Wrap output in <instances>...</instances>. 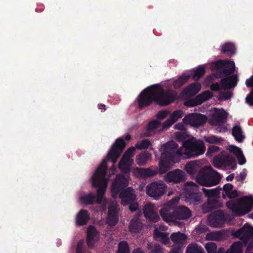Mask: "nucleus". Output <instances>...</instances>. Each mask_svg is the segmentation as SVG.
Returning <instances> with one entry per match:
<instances>
[{"label":"nucleus","instance_id":"1","mask_svg":"<svg viewBox=\"0 0 253 253\" xmlns=\"http://www.w3.org/2000/svg\"><path fill=\"white\" fill-rule=\"evenodd\" d=\"M126 147V142L122 137L118 138L108 152L106 158L101 161L92 177V187L97 188V197L89 193L80 198L81 202L86 205H93L95 201L101 204L107 186V180L105 178L107 173L108 160L114 164Z\"/></svg>","mask_w":253,"mask_h":253},{"label":"nucleus","instance_id":"2","mask_svg":"<svg viewBox=\"0 0 253 253\" xmlns=\"http://www.w3.org/2000/svg\"><path fill=\"white\" fill-rule=\"evenodd\" d=\"M178 144L170 141L163 144L160 149L162 152L159 162V172L166 173L169 169L171 162H177L178 157L182 155L181 151L178 149Z\"/></svg>","mask_w":253,"mask_h":253},{"label":"nucleus","instance_id":"3","mask_svg":"<svg viewBox=\"0 0 253 253\" xmlns=\"http://www.w3.org/2000/svg\"><path fill=\"white\" fill-rule=\"evenodd\" d=\"M196 180L201 186L211 187L217 185L220 180L219 173L211 167H204L198 173Z\"/></svg>","mask_w":253,"mask_h":253},{"label":"nucleus","instance_id":"4","mask_svg":"<svg viewBox=\"0 0 253 253\" xmlns=\"http://www.w3.org/2000/svg\"><path fill=\"white\" fill-rule=\"evenodd\" d=\"M226 205L235 215L241 216L251 211L253 207V197L244 196L237 202L232 200L229 201L227 202Z\"/></svg>","mask_w":253,"mask_h":253},{"label":"nucleus","instance_id":"5","mask_svg":"<svg viewBox=\"0 0 253 253\" xmlns=\"http://www.w3.org/2000/svg\"><path fill=\"white\" fill-rule=\"evenodd\" d=\"M184 154L188 158H195L204 153L206 147L203 141L194 138L188 139L183 143Z\"/></svg>","mask_w":253,"mask_h":253},{"label":"nucleus","instance_id":"6","mask_svg":"<svg viewBox=\"0 0 253 253\" xmlns=\"http://www.w3.org/2000/svg\"><path fill=\"white\" fill-rule=\"evenodd\" d=\"M216 69V76L210 75L206 78V81L212 82L214 78L226 77L233 73L235 71V65L233 61L219 60L215 63Z\"/></svg>","mask_w":253,"mask_h":253},{"label":"nucleus","instance_id":"7","mask_svg":"<svg viewBox=\"0 0 253 253\" xmlns=\"http://www.w3.org/2000/svg\"><path fill=\"white\" fill-rule=\"evenodd\" d=\"M156 92V104L160 106H168L172 103L177 97V94L172 90H165L159 84H155Z\"/></svg>","mask_w":253,"mask_h":253},{"label":"nucleus","instance_id":"8","mask_svg":"<svg viewBox=\"0 0 253 253\" xmlns=\"http://www.w3.org/2000/svg\"><path fill=\"white\" fill-rule=\"evenodd\" d=\"M152 85L143 90L138 95L137 102L138 107L142 109L151 105L153 102L156 103V92L155 86Z\"/></svg>","mask_w":253,"mask_h":253},{"label":"nucleus","instance_id":"9","mask_svg":"<svg viewBox=\"0 0 253 253\" xmlns=\"http://www.w3.org/2000/svg\"><path fill=\"white\" fill-rule=\"evenodd\" d=\"M167 186L162 180L154 181L146 187L147 194L156 200H158L167 191Z\"/></svg>","mask_w":253,"mask_h":253},{"label":"nucleus","instance_id":"10","mask_svg":"<svg viewBox=\"0 0 253 253\" xmlns=\"http://www.w3.org/2000/svg\"><path fill=\"white\" fill-rule=\"evenodd\" d=\"M179 201V198H174L160 210V214L165 221L169 222L174 219V210Z\"/></svg>","mask_w":253,"mask_h":253},{"label":"nucleus","instance_id":"11","mask_svg":"<svg viewBox=\"0 0 253 253\" xmlns=\"http://www.w3.org/2000/svg\"><path fill=\"white\" fill-rule=\"evenodd\" d=\"M238 81V76L233 75L222 79L220 80V84L218 83H213L211 85V89L213 91H218L220 89L226 90L235 87Z\"/></svg>","mask_w":253,"mask_h":253},{"label":"nucleus","instance_id":"12","mask_svg":"<svg viewBox=\"0 0 253 253\" xmlns=\"http://www.w3.org/2000/svg\"><path fill=\"white\" fill-rule=\"evenodd\" d=\"M129 175L125 173H118L113 182L111 186V192L118 195L120 192L126 187L129 180Z\"/></svg>","mask_w":253,"mask_h":253},{"label":"nucleus","instance_id":"13","mask_svg":"<svg viewBox=\"0 0 253 253\" xmlns=\"http://www.w3.org/2000/svg\"><path fill=\"white\" fill-rule=\"evenodd\" d=\"M208 120L207 117L200 113H190L186 115L183 119V123L185 125L199 127L203 126Z\"/></svg>","mask_w":253,"mask_h":253},{"label":"nucleus","instance_id":"14","mask_svg":"<svg viewBox=\"0 0 253 253\" xmlns=\"http://www.w3.org/2000/svg\"><path fill=\"white\" fill-rule=\"evenodd\" d=\"M189 183L192 186L186 190V197L189 202L194 205H198L201 202L202 193L200 192L198 186L193 182Z\"/></svg>","mask_w":253,"mask_h":253},{"label":"nucleus","instance_id":"15","mask_svg":"<svg viewBox=\"0 0 253 253\" xmlns=\"http://www.w3.org/2000/svg\"><path fill=\"white\" fill-rule=\"evenodd\" d=\"M208 220L211 226L216 228L221 227L226 220L224 212L220 210L211 212Z\"/></svg>","mask_w":253,"mask_h":253},{"label":"nucleus","instance_id":"16","mask_svg":"<svg viewBox=\"0 0 253 253\" xmlns=\"http://www.w3.org/2000/svg\"><path fill=\"white\" fill-rule=\"evenodd\" d=\"M222 151L221 154L215 156L213 159L212 164L217 169H220L222 166H231L234 162L233 158L229 154H225Z\"/></svg>","mask_w":253,"mask_h":253},{"label":"nucleus","instance_id":"17","mask_svg":"<svg viewBox=\"0 0 253 253\" xmlns=\"http://www.w3.org/2000/svg\"><path fill=\"white\" fill-rule=\"evenodd\" d=\"M235 234L246 245L251 238L253 239V227L246 223L243 227L236 231Z\"/></svg>","mask_w":253,"mask_h":253},{"label":"nucleus","instance_id":"18","mask_svg":"<svg viewBox=\"0 0 253 253\" xmlns=\"http://www.w3.org/2000/svg\"><path fill=\"white\" fill-rule=\"evenodd\" d=\"M165 179L168 182L178 183L185 180V174L183 171L176 169L169 171L165 176Z\"/></svg>","mask_w":253,"mask_h":253},{"label":"nucleus","instance_id":"19","mask_svg":"<svg viewBox=\"0 0 253 253\" xmlns=\"http://www.w3.org/2000/svg\"><path fill=\"white\" fill-rule=\"evenodd\" d=\"M227 114L224 110L215 111L209 119V123L212 125L220 126L226 123Z\"/></svg>","mask_w":253,"mask_h":253},{"label":"nucleus","instance_id":"20","mask_svg":"<svg viewBox=\"0 0 253 253\" xmlns=\"http://www.w3.org/2000/svg\"><path fill=\"white\" fill-rule=\"evenodd\" d=\"M119 198L121 199V203L124 206L127 205L130 202L135 201L136 195L134 190L131 187H127L120 192Z\"/></svg>","mask_w":253,"mask_h":253},{"label":"nucleus","instance_id":"21","mask_svg":"<svg viewBox=\"0 0 253 253\" xmlns=\"http://www.w3.org/2000/svg\"><path fill=\"white\" fill-rule=\"evenodd\" d=\"M143 213L147 219L153 223H156L160 220L159 215L155 211L154 205L151 203L147 204L144 206Z\"/></svg>","mask_w":253,"mask_h":253},{"label":"nucleus","instance_id":"22","mask_svg":"<svg viewBox=\"0 0 253 253\" xmlns=\"http://www.w3.org/2000/svg\"><path fill=\"white\" fill-rule=\"evenodd\" d=\"M174 219L186 220L191 216V211L185 206H179L174 210Z\"/></svg>","mask_w":253,"mask_h":253},{"label":"nucleus","instance_id":"23","mask_svg":"<svg viewBox=\"0 0 253 253\" xmlns=\"http://www.w3.org/2000/svg\"><path fill=\"white\" fill-rule=\"evenodd\" d=\"M98 231L92 225L87 229L86 243L88 248L92 249L94 247L96 238L98 236Z\"/></svg>","mask_w":253,"mask_h":253},{"label":"nucleus","instance_id":"24","mask_svg":"<svg viewBox=\"0 0 253 253\" xmlns=\"http://www.w3.org/2000/svg\"><path fill=\"white\" fill-rule=\"evenodd\" d=\"M201 163L198 161H192L188 162L185 169L186 172L191 176H193L202 169Z\"/></svg>","mask_w":253,"mask_h":253},{"label":"nucleus","instance_id":"25","mask_svg":"<svg viewBox=\"0 0 253 253\" xmlns=\"http://www.w3.org/2000/svg\"><path fill=\"white\" fill-rule=\"evenodd\" d=\"M201 84L200 83L196 82L192 83L186 87L182 91V94L188 96H193L201 89Z\"/></svg>","mask_w":253,"mask_h":253},{"label":"nucleus","instance_id":"26","mask_svg":"<svg viewBox=\"0 0 253 253\" xmlns=\"http://www.w3.org/2000/svg\"><path fill=\"white\" fill-rule=\"evenodd\" d=\"M90 218L88 211L85 210H81L78 213L76 217V223L77 226L86 225Z\"/></svg>","mask_w":253,"mask_h":253},{"label":"nucleus","instance_id":"27","mask_svg":"<svg viewBox=\"0 0 253 253\" xmlns=\"http://www.w3.org/2000/svg\"><path fill=\"white\" fill-rule=\"evenodd\" d=\"M154 238L156 241H159L165 245H168L170 243L168 233L161 232L158 229L154 230Z\"/></svg>","mask_w":253,"mask_h":253},{"label":"nucleus","instance_id":"28","mask_svg":"<svg viewBox=\"0 0 253 253\" xmlns=\"http://www.w3.org/2000/svg\"><path fill=\"white\" fill-rule=\"evenodd\" d=\"M142 228V223L138 217H134L130 222L129 231L131 233H139Z\"/></svg>","mask_w":253,"mask_h":253},{"label":"nucleus","instance_id":"29","mask_svg":"<svg viewBox=\"0 0 253 253\" xmlns=\"http://www.w3.org/2000/svg\"><path fill=\"white\" fill-rule=\"evenodd\" d=\"M132 163L133 162L123 159V158L122 157L119 163V168L122 171L121 173L129 175L130 166Z\"/></svg>","mask_w":253,"mask_h":253},{"label":"nucleus","instance_id":"30","mask_svg":"<svg viewBox=\"0 0 253 253\" xmlns=\"http://www.w3.org/2000/svg\"><path fill=\"white\" fill-rule=\"evenodd\" d=\"M170 238L171 240L174 243V244L183 245L187 238V236L185 234L178 232L176 233H172L170 235Z\"/></svg>","mask_w":253,"mask_h":253},{"label":"nucleus","instance_id":"31","mask_svg":"<svg viewBox=\"0 0 253 253\" xmlns=\"http://www.w3.org/2000/svg\"><path fill=\"white\" fill-rule=\"evenodd\" d=\"M190 78V76L189 74H182L177 80L173 82V87L176 89L180 88L188 81Z\"/></svg>","mask_w":253,"mask_h":253},{"label":"nucleus","instance_id":"32","mask_svg":"<svg viewBox=\"0 0 253 253\" xmlns=\"http://www.w3.org/2000/svg\"><path fill=\"white\" fill-rule=\"evenodd\" d=\"M246 85L248 87H253V75L246 80ZM246 102L250 106H253V87L246 96Z\"/></svg>","mask_w":253,"mask_h":253},{"label":"nucleus","instance_id":"33","mask_svg":"<svg viewBox=\"0 0 253 253\" xmlns=\"http://www.w3.org/2000/svg\"><path fill=\"white\" fill-rule=\"evenodd\" d=\"M212 97V93L209 90L204 91L201 94H199L195 98V104L200 105L203 103L204 101L211 98Z\"/></svg>","mask_w":253,"mask_h":253},{"label":"nucleus","instance_id":"34","mask_svg":"<svg viewBox=\"0 0 253 253\" xmlns=\"http://www.w3.org/2000/svg\"><path fill=\"white\" fill-rule=\"evenodd\" d=\"M118 216L117 212L114 209H109L107 217V222L111 226L116 225L118 222Z\"/></svg>","mask_w":253,"mask_h":253},{"label":"nucleus","instance_id":"35","mask_svg":"<svg viewBox=\"0 0 253 253\" xmlns=\"http://www.w3.org/2000/svg\"><path fill=\"white\" fill-rule=\"evenodd\" d=\"M235 52L236 48L232 43L227 42L221 46V52L228 56L233 55Z\"/></svg>","mask_w":253,"mask_h":253},{"label":"nucleus","instance_id":"36","mask_svg":"<svg viewBox=\"0 0 253 253\" xmlns=\"http://www.w3.org/2000/svg\"><path fill=\"white\" fill-rule=\"evenodd\" d=\"M151 155L149 152L145 151L136 156V163L140 166H144L151 158Z\"/></svg>","mask_w":253,"mask_h":253},{"label":"nucleus","instance_id":"37","mask_svg":"<svg viewBox=\"0 0 253 253\" xmlns=\"http://www.w3.org/2000/svg\"><path fill=\"white\" fill-rule=\"evenodd\" d=\"M232 134L234 137L235 139L239 142H242L245 137L243 135L242 128L239 126H235L233 127Z\"/></svg>","mask_w":253,"mask_h":253},{"label":"nucleus","instance_id":"38","mask_svg":"<svg viewBox=\"0 0 253 253\" xmlns=\"http://www.w3.org/2000/svg\"><path fill=\"white\" fill-rule=\"evenodd\" d=\"M201 190L203 191L205 196L209 198L219 196L222 188L219 186L211 189H207L202 187Z\"/></svg>","mask_w":253,"mask_h":253},{"label":"nucleus","instance_id":"39","mask_svg":"<svg viewBox=\"0 0 253 253\" xmlns=\"http://www.w3.org/2000/svg\"><path fill=\"white\" fill-rule=\"evenodd\" d=\"M160 122L157 120H153L150 122L147 126V131L144 133V136H150V134L148 131L153 130L158 128L160 126Z\"/></svg>","mask_w":253,"mask_h":253},{"label":"nucleus","instance_id":"40","mask_svg":"<svg viewBox=\"0 0 253 253\" xmlns=\"http://www.w3.org/2000/svg\"><path fill=\"white\" fill-rule=\"evenodd\" d=\"M138 174L142 177H149L156 174V172L150 168H139L137 169Z\"/></svg>","mask_w":253,"mask_h":253},{"label":"nucleus","instance_id":"41","mask_svg":"<svg viewBox=\"0 0 253 253\" xmlns=\"http://www.w3.org/2000/svg\"><path fill=\"white\" fill-rule=\"evenodd\" d=\"M243 244L240 241L234 243L231 246L230 249L227 251V253H243L242 248Z\"/></svg>","mask_w":253,"mask_h":253},{"label":"nucleus","instance_id":"42","mask_svg":"<svg viewBox=\"0 0 253 253\" xmlns=\"http://www.w3.org/2000/svg\"><path fill=\"white\" fill-rule=\"evenodd\" d=\"M187 253H205L203 248L197 244H189L186 250Z\"/></svg>","mask_w":253,"mask_h":253},{"label":"nucleus","instance_id":"43","mask_svg":"<svg viewBox=\"0 0 253 253\" xmlns=\"http://www.w3.org/2000/svg\"><path fill=\"white\" fill-rule=\"evenodd\" d=\"M206 73V70L204 66H199L194 71L192 79L195 81H198Z\"/></svg>","mask_w":253,"mask_h":253},{"label":"nucleus","instance_id":"44","mask_svg":"<svg viewBox=\"0 0 253 253\" xmlns=\"http://www.w3.org/2000/svg\"><path fill=\"white\" fill-rule=\"evenodd\" d=\"M152 145L151 141L148 139H144L136 143L135 147L138 150L147 149Z\"/></svg>","mask_w":253,"mask_h":253},{"label":"nucleus","instance_id":"45","mask_svg":"<svg viewBox=\"0 0 253 253\" xmlns=\"http://www.w3.org/2000/svg\"><path fill=\"white\" fill-rule=\"evenodd\" d=\"M117 253H130L129 247L126 241H122L119 242Z\"/></svg>","mask_w":253,"mask_h":253},{"label":"nucleus","instance_id":"46","mask_svg":"<svg viewBox=\"0 0 253 253\" xmlns=\"http://www.w3.org/2000/svg\"><path fill=\"white\" fill-rule=\"evenodd\" d=\"M135 149V147H131L127 149L122 156L123 159L133 162V160L131 159V158L134 156Z\"/></svg>","mask_w":253,"mask_h":253},{"label":"nucleus","instance_id":"47","mask_svg":"<svg viewBox=\"0 0 253 253\" xmlns=\"http://www.w3.org/2000/svg\"><path fill=\"white\" fill-rule=\"evenodd\" d=\"M148 249L150 250L149 253H163L164 249L159 244H156L153 246L148 245Z\"/></svg>","mask_w":253,"mask_h":253},{"label":"nucleus","instance_id":"48","mask_svg":"<svg viewBox=\"0 0 253 253\" xmlns=\"http://www.w3.org/2000/svg\"><path fill=\"white\" fill-rule=\"evenodd\" d=\"M205 248L208 253H216L217 246L215 243L209 242L205 245Z\"/></svg>","mask_w":253,"mask_h":253},{"label":"nucleus","instance_id":"49","mask_svg":"<svg viewBox=\"0 0 253 253\" xmlns=\"http://www.w3.org/2000/svg\"><path fill=\"white\" fill-rule=\"evenodd\" d=\"M183 112L181 110L174 111L170 115V118L175 123L179 118L182 117Z\"/></svg>","mask_w":253,"mask_h":253},{"label":"nucleus","instance_id":"50","mask_svg":"<svg viewBox=\"0 0 253 253\" xmlns=\"http://www.w3.org/2000/svg\"><path fill=\"white\" fill-rule=\"evenodd\" d=\"M76 253H84L85 249L84 247V241L80 240L77 243L76 250Z\"/></svg>","mask_w":253,"mask_h":253},{"label":"nucleus","instance_id":"51","mask_svg":"<svg viewBox=\"0 0 253 253\" xmlns=\"http://www.w3.org/2000/svg\"><path fill=\"white\" fill-rule=\"evenodd\" d=\"M229 150L231 153L234 154L236 157L239 156L243 153L241 149L237 146L231 145L229 146Z\"/></svg>","mask_w":253,"mask_h":253},{"label":"nucleus","instance_id":"52","mask_svg":"<svg viewBox=\"0 0 253 253\" xmlns=\"http://www.w3.org/2000/svg\"><path fill=\"white\" fill-rule=\"evenodd\" d=\"M233 188V186L231 183H227L223 186L222 189L225 192V194L223 193L222 194V197L223 199L226 198V195L228 194L232 190Z\"/></svg>","mask_w":253,"mask_h":253},{"label":"nucleus","instance_id":"53","mask_svg":"<svg viewBox=\"0 0 253 253\" xmlns=\"http://www.w3.org/2000/svg\"><path fill=\"white\" fill-rule=\"evenodd\" d=\"M221 139L220 138H218L214 135L210 136L206 138V141L210 143L215 144L219 143L220 142Z\"/></svg>","mask_w":253,"mask_h":253},{"label":"nucleus","instance_id":"54","mask_svg":"<svg viewBox=\"0 0 253 253\" xmlns=\"http://www.w3.org/2000/svg\"><path fill=\"white\" fill-rule=\"evenodd\" d=\"M220 149V148L218 146L211 145L208 147L206 154L207 156H210L213 153L219 151Z\"/></svg>","mask_w":253,"mask_h":253},{"label":"nucleus","instance_id":"55","mask_svg":"<svg viewBox=\"0 0 253 253\" xmlns=\"http://www.w3.org/2000/svg\"><path fill=\"white\" fill-rule=\"evenodd\" d=\"M183 245L174 244L171 249V253H182Z\"/></svg>","mask_w":253,"mask_h":253},{"label":"nucleus","instance_id":"56","mask_svg":"<svg viewBox=\"0 0 253 253\" xmlns=\"http://www.w3.org/2000/svg\"><path fill=\"white\" fill-rule=\"evenodd\" d=\"M232 92L231 91L220 92L219 97L220 99L228 100L232 96Z\"/></svg>","mask_w":253,"mask_h":253},{"label":"nucleus","instance_id":"57","mask_svg":"<svg viewBox=\"0 0 253 253\" xmlns=\"http://www.w3.org/2000/svg\"><path fill=\"white\" fill-rule=\"evenodd\" d=\"M219 198V196L217 197H214L209 198L208 199V203L209 205H211V207H214L216 206V204L218 202V199Z\"/></svg>","mask_w":253,"mask_h":253},{"label":"nucleus","instance_id":"58","mask_svg":"<svg viewBox=\"0 0 253 253\" xmlns=\"http://www.w3.org/2000/svg\"><path fill=\"white\" fill-rule=\"evenodd\" d=\"M169 114V112L167 110H162L159 111L157 115V118L158 119L163 120L166 118V117Z\"/></svg>","mask_w":253,"mask_h":253},{"label":"nucleus","instance_id":"59","mask_svg":"<svg viewBox=\"0 0 253 253\" xmlns=\"http://www.w3.org/2000/svg\"><path fill=\"white\" fill-rule=\"evenodd\" d=\"M129 205V209L131 211H136L138 209V204L137 202L133 201V202H130V203H128Z\"/></svg>","mask_w":253,"mask_h":253},{"label":"nucleus","instance_id":"60","mask_svg":"<svg viewBox=\"0 0 253 253\" xmlns=\"http://www.w3.org/2000/svg\"><path fill=\"white\" fill-rule=\"evenodd\" d=\"M174 122L169 117L167 120H166L163 124V127L164 128H167L172 126Z\"/></svg>","mask_w":253,"mask_h":253},{"label":"nucleus","instance_id":"61","mask_svg":"<svg viewBox=\"0 0 253 253\" xmlns=\"http://www.w3.org/2000/svg\"><path fill=\"white\" fill-rule=\"evenodd\" d=\"M238 161V163L240 165H243L246 162V159L243 154L241 153L239 156L236 157Z\"/></svg>","mask_w":253,"mask_h":253},{"label":"nucleus","instance_id":"62","mask_svg":"<svg viewBox=\"0 0 253 253\" xmlns=\"http://www.w3.org/2000/svg\"><path fill=\"white\" fill-rule=\"evenodd\" d=\"M226 196H227L229 199H233L238 197L239 195L236 190H232L228 194L226 195Z\"/></svg>","mask_w":253,"mask_h":253},{"label":"nucleus","instance_id":"63","mask_svg":"<svg viewBox=\"0 0 253 253\" xmlns=\"http://www.w3.org/2000/svg\"><path fill=\"white\" fill-rule=\"evenodd\" d=\"M211 236L212 237L211 240H218L221 237V234L219 231H217L211 233Z\"/></svg>","mask_w":253,"mask_h":253},{"label":"nucleus","instance_id":"64","mask_svg":"<svg viewBox=\"0 0 253 253\" xmlns=\"http://www.w3.org/2000/svg\"><path fill=\"white\" fill-rule=\"evenodd\" d=\"M246 176V174L245 172H241L240 173L239 175L237 177V180L243 182L244 180V179H245Z\"/></svg>","mask_w":253,"mask_h":253}]
</instances>
